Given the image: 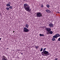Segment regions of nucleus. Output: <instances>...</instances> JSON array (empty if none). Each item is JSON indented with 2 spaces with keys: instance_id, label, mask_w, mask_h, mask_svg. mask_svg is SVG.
<instances>
[{
  "instance_id": "f257e3e1",
  "label": "nucleus",
  "mask_w": 60,
  "mask_h": 60,
  "mask_svg": "<svg viewBox=\"0 0 60 60\" xmlns=\"http://www.w3.org/2000/svg\"><path fill=\"white\" fill-rule=\"evenodd\" d=\"M24 8L25 10L26 11L29 12L30 10V6L29 5L27 4L26 3L24 4Z\"/></svg>"
},
{
  "instance_id": "f03ea898",
  "label": "nucleus",
  "mask_w": 60,
  "mask_h": 60,
  "mask_svg": "<svg viewBox=\"0 0 60 60\" xmlns=\"http://www.w3.org/2000/svg\"><path fill=\"white\" fill-rule=\"evenodd\" d=\"M46 34H53V31H51V29L50 28H46Z\"/></svg>"
},
{
  "instance_id": "7ed1b4c3",
  "label": "nucleus",
  "mask_w": 60,
  "mask_h": 60,
  "mask_svg": "<svg viewBox=\"0 0 60 60\" xmlns=\"http://www.w3.org/2000/svg\"><path fill=\"white\" fill-rule=\"evenodd\" d=\"M41 55H43L44 56H45V55L46 56H47L49 55V52L46 51H45L41 52Z\"/></svg>"
},
{
  "instance_id": "20e7f679",
  "label": "nucleus",
  "mask_w": 60,
  "mask_h": 60,
  "mask_svg": "<svg viewBox=\"0 0 60 60\" xmlns=\"http://www.w3.org/2000/svg\"><path fill=\"white\" fill-rule=\"evenodd\" d=\"M37 16L38 18V17H41V16H42V13L41 12H37Z\"/></svg>"
},
{
  "instance_id": "39448f33",
  "label": "nucleus",
  "mask_w": 60,
  "mask_h": 60,
  "mask_svg": "<svg viewBox=\"0 0 60 60\" xmlns=\"http://www.w3.org/2000/svg\"><path fill=\"white\" fill-rule=\"evenodd\" d=\"M60 34H55V35L53 36V38H57L58 37H60Z\"/></svg>"
},
{
  "instance_id": "423d86ee",
  "label": "nucleus",
  "mask_w": 60,
  "mask_h": 60,
  "mask_svg": "<svg viewBox=\"0 0 60 60\" xmlns=\"http://www.w3.org/2000/svg\"><path fill=\"white\" fill-rule=\"evenodd\" d=\"M23 30L25 32H29V30L27 29L26 28L24 27L23 29Z\"/></svg>"
},
{
  "instance_id": "0eeeda50",
  "label": "nucleus",
  "mask_w": 60,
  "mask_h": 60,
  "mask_svg": "<svg viewBox=\"0 0 60 60\" xmlns=\"http://www.w3.org/2000/svg\"><path fill=\"white\" fill-rule=\"evenodd\" d=\"M7 58L6 57H5V56H3L2 57V60H7Z\"/></svg>"
},
{
  "instance_id": "6e6552de",
  "label": "nucleus",
  "mask_w": 60,
  "mask_h": 60,
  "mask_svg": "<svg viewBox=\"0 0 60 60\" xmlns=\"http://www.w3.org/2000/svg\"><path fill=\"white\" fill-rule=\"evenodd\" d=\"M53 24H52V23H50L49 24V26L50 27L52 28L53 27Z\"/></svg>"
},
{
  "instance_id": "1a4fd4ad",
  "label": "nucleus",
  "mask_w": 60,
  "mask_h": 60,
  "mask_svg": "<svg viewBox=\"0 0 60 60\" xmlns=\"http://www.w3.org/2000/svg\"><path fill=\"white\" fill-rule=\"evenodd\" d=\"M47 12H48V13H50L51 12V11H50L48 10H45Z\"/></svg>"
},
{
  "instance_id": "9d476101",
  "label": "nucleus",
  "mask_w": 60,
  "mask_h": 60,
  "mask_svg": "<svg viewBox=\"0 0 60 60\" xmlns=\"http://www.w3.org/2000/svg\"><path fill=\"white\" fill-rule=\"evenodd\" d=\"M10 3H11L10 2H8V3L9 4H7L6 5L7 6H8V7H9L10 6Z\"/></svg>"
},
{
  "instance_id": "9b49d317",
  "label": "nucleus",
  "mask_w": 60,
  "mask_h": 60,
  "mask_svg": "<svg viewBox=\"0 0 60 60\" xmlns=\"http://www.w3.org/2000/svg\"><path fill=\"white\" fill-rule=\"evenodd\" d=\"M25 26L27 28H28L29 27V25H28V24H26V25Z\"/></svg>"
},
{
  "instance_id": "f8f14e48",
  "label": "nucleus",
  "mask_w": 60,
  "mask_h": 60,
  "mask_svg": "<svg viewBox=\"0 0 60 60\" xmlns=\"http://www.w3.org/2000/svg\"><path fill=\"white\" fill-rule=\"evenodd\" d=\"M40 35L41 36H44V34H40Z\"/></svg>"
},
{
  "instance_id": "ddd939ff",
  "label": "nucleus",
  "mask_w": 60,
  "mask_h": 60,
  "mask_svg": "<svg viewBox=\"0 0 60 60\" xmlns=\"http://www.w3.org/2000/svg\"><path fill=\"white\" fill-rule=\"evenodd\" d=\"M52 40L53 41H55V39L54 38H52Z\"/></svg>"
},
{
  "instance_id": "4468645a",
  "label": "nucleus",
  "mask_w": 60,
  "mask_h": 60,
  "mask_svg": "<svg viewBox=\"0 0 60 60\" xmlns=\"http://www.w3.org/2000/svg\"><path fill=\"white\" fill-rule=\"evenodd\" d=\"M9 7V8H10V9H12V7L11 6H10Z\"/></svg>"
},
{
  "instance_id": "2eb2a0df",
  "label": "nucleus",
  "mask_w": 60,
  "mask_h": 60,
  "mask_svg": "<svg viewBox=\"0 0 60 60\" xmlns=\"http://www.w3.org/2000/svg\"><path fill=\"white\" fill-rule=\"evenodd\" d=\"M46 48L44 49H43V52L44 51H45V50H46Z\"/></svg>"
},
{
  "instance_id": "dca6fc26",
  "label": "nucleus",
  "mask_w": 60,
  "mask_h": 60,
  "mask_svg": "<svg viewBox=\"0 0 60 60\" xmlns=\"http://www.w3.org/2000/svg\"><path fill=\"white\" fill-rule=\"evenodd\" d=\"M47 7H48V8H49V7L50 6H49V5H47Z\"/></svg>"
},
{
  "instance_id": "f3484780",
  "label": "nucleus",
  "mask_w": 60,
  "mask_h": 60,
  "mask_svg": "<svg viewBox=\"0 0 60 60\" xmlns=\"http://www.w3.org/2000/svg\"><path fill=\"white\" fill-rule=\"evenodd\" d=\"M9 7L6 8V9H7V10H9Z\"/></svg>"
},
{
  "instance_id": "a211bd4d",
  "label": "nucleus",
  "mask_w": 60,
  "mask_h": 60,
  "mask_svg": "<svg viewBox=\"0 0 60 60\" xmlns=\"http://www.w3.org/2000/svg\"><path fill=\"white\" fill-rule=\"evenodd\" d=\"M35 47H36V49H38V48H39V46H36Z\"/></svg>"
},
{
  "instance_id": "6ab92c4d",
  "label": "nucleus",
  "mask_w": 60,
  "mask_h": 60,
  "mask_svg": "<svg viewBox=\"0 0 60 60\" xmlns=\"http://www.w3.org/2000/svg\"><path fill=\"white\" fill-rule=\"evenodd\" d=\"M42 50H43V48H42L40 50V51L41 52V51H42Z\"/></svg>"
},
{
  "instance_id": "aec40b11",
  "label": "nucleus",
  "mask_w": 60,
  "mask_h": 60,
  "mask_svg": "<svg viewBox=\"0 0 60 60\" xmlns=\"http://www.w3.org/2000/svg\"><path fill=\"white\" fill-rule=\"evenodd\" d=\"M41 7L42 8H43V4H41Z\"/></svg>"
},
{
  "instance_id": "412c9836",
  "label": "nucleus",
  "mask_w": 60,
  "mask_h": 60,
  "mask_svg": "<svg viewBox=\"0 0 60 60\" xmlns=\"http://www.w3.org/2000/svg\"><path fill=\"white\" fill-rule=\"evenodd\" d=\"M58 41H60V38H59L58 39Z\"/></svg>"
},
{
  "instance_id": "4be33fe9",
  "label": "nucleus",
  "mask_w": 60,
  "mask_h": 60,
  "mask_svg": "<svg viewBox=\"0 0 60 60\" xmlns=\"http://www.w3.org/2000/svg\"><path fill=\"white\" fill-rule=\"evenodd\" d=\"M58 59V58H56L55 59V60H57Z\"/></svg>"
},
{
  "instance_id": "5701e85b",
  "label": "nucleus",
  "mask_w": 60,
  "mask_h": 60,
  "mask_svg": "<svg viewBox=\"0 0 60 60\" xmlns=\"http://www.w3.org/2000/svg\"><path fill=\"white\" fill-rule=\"evenodd\" d=\"M24 1H25L26 0H23Z\"/></svg>"
},
{
  "instance_id": "b1692460",
  "label": "nucleus",
  "mask_w": 60,
  "mask_h": 60,
  "mask_svg": "<svg viewBox=\"0 0 60 60\" xmlns=\"http://www.w3.org/2000/svg\"><path fill=\"white\" fill-rule=\"evenodd\" d=\"M1 40V38H0V40Z\"/></svg>"
},
{
  "instance_id": "393cba45",
  "label": "nucleus",
  "mask_w": 60,
  "mask_h": 60,
  "mask_svg": "<svg viewBox=\"0 0 60 60\" xmlns=\"http://www.w3.org/2000/svg\"><path fill=\"white\" fill-rule=\"evenodd\" d=\"M13 33H14V31H13Z\"/></svg>"
},
{
  "instance_id": "a878e982",
  "label": "nucleus",
  "mask_w": 60,
  "mask_h": 60,
  "mask_svg": "<svg viewBox=\"0 0 60 60\" xmlns=\"http://www.w3.org/2000/svg\"><path fill=\"white\" fill-rule=\"evenodd\" d=\"M7 49H8V48H7Z\"/></svg>"
},
{
  "instance_id": "bb28decb",
  "label": "nucleus",
  "mask_w": 60,
  "mask_h": 60,
  "mask_svg": "<svg viewBox=\"0 0 60 60\" xmlns=\"http://www.w3.org/2000/svg\"><path fill=\"white\" fill-rule=\"evenodd\" d=\"M22 54H22H22H22Z\"/></svg>"
}]
</instances>
